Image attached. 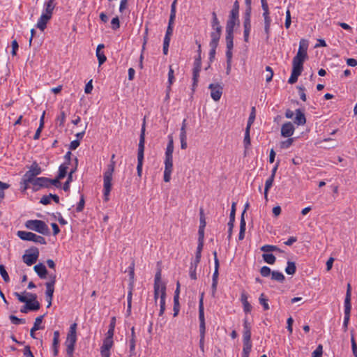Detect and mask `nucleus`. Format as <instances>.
Listing matches in <instances>:
<instances>
[{"mask_svg": "<svg viewBox=\"0 0 357 357\" xmlns=\"http://www.w3.org/2000/svg\"><path fill=\"white\" fill-rule=\"evenodd\" d=\"M308 43L306 40L301 39L299 43V48L296 55L292 61V71L288 82L294 84L297 82L298 76L301 75L303 69V63L307 58V50Z\"/></svg>", "mask_w": 357, "mask_h": 357, "instance_id": "1", "label": "nucleus"}, {"mask_svg": "<svg viewBox=\"0 0 357 357\" xmlns=\"http://www.w3.org/2000/svg\"><path fill=\"white\" fill-rule=\"evenodd\" d=\"M115 169V161H110V164L107 165V170L103 175V193L106 201L108 200V196L112 189V174Z\"/></svg>", "mask_w": 357, "mask_h": 357, "instance_id": "2", "label": "nucleus"}, {"mask_svg": "<svg viewBox=\"0 0 357 357\" xmlns=\"http://www.w3.org/2000/svg\"><path fill=\"white\" fill-rule=\"evenodd\" d=\"M144 143H145V124L144 123L142 126V130H141L139 142L138 144V152H137V174L139 177L142 176V173Z\"/></svg>", "mask_w": 357, "mask_h": 357, "instance_id": "3", "label": "nucleus"}, {"mask_svg": "<svg viewBox=\"0 0 357 357\" xmlns=\"http://www.w3.org/2000/svg\"><path fill=\"white\" fill-rule=\"evenodd\" d=\"M77 324L74 323L70 327L66 340V352L67 354L72 356L75 349V344L77 341Z\"/></svg>", "mask_w": 357, "mask_h": 357, "instance_id": "4", "label": "nucleus"}, {"mask_svg": "<svg viewBox=\"0 0 357 357\" xmlns=\"http://www.w3.org/2000/svg\"><path fill=\"white\" fill-rule=\"evenodd\" d=\"M25 227L30 229L42 234L48 235L50 230L45 222L39 220H29L25 222Z\"/></svg>", "mask_w": 357, "mask_h": 357, "instance_id": "5", "label": "nucleus"}, {"mask_svg": "<svg viewBox=\"0 0 357 357\" xmlns=\"http://www.w3.org/2000/svg\"><path fill=\"white\" fill-rule=\"evenodd\" d=\"M17 234L19 238L24 241H33L42 245L46 243L45 239L43 236L30 231H19Z\"/></svg>", "mask_w": 357, "mask_h": 357, "instance_id": "6", "label": "nucleus"}, {"mask_svg": "<svg viewBox=\"0 0 357 357\" xmlns=\"http://www.w3.org/2000/svg\"><path fill=\"white\" fill-rule=\"evenodd\" d=\"M239 3L238 1L234 3L233 8L231 10L229 20L227 22L226 29L234 30V26L238 18Z\"/></svg>", "mask_w": 357, "mask_h": 357, "instance_id": "7", "label": "nucleus"}, {"mask_svg": "<svg viewBox=\"0 0 357 357\" xmlns=\"http://www.w3.org/2000/svg\"><path fill=\"white\" fill-rule=\"evenodd\" d=\"M41 173V168L38 166L36 162H33L29 171H27L23 177L25 178V181H33L36 178V176L39 175Z\"/></svg>", "mask_w": 357, "mask_h": 357, "instance_id": "8", "label": "nucleus"}, {"mask_svg": "<svg viewBox=\"0 0 357 357\" xmlns=\"http://www.w3.org/2000/svg\"><path fill=\"white\" fill-rule=\"evenodd\" d=\"M39 256V252L37 248L26 252L22 257L23 261L28 266H31L36 262Z\"/></svg>", "mask_w": 357, "mask_h": 357, "instance_id": "9", "label": "nucleus"}, {"mask_svg": "<svg viewBox=\"0 0 357 357\" xmlns=\"http://www.w3.org/2000/svg\"><path fill=\"white\" fill-rule=\"evenodd\" d=\"M211 90V96L215 101H218L222 94V87L220 84H211L208 86Z\"/></svg>", "mask_w": 357, "mask_h": 357, "instance_id": "10", "label": "nucleus"}, {"mask_svg": "<svg viewBox=\"0 0 357 357\" xmlns=\"http://www.w3.org/2000/svg\"><path fill=\"white\" fill-rule=\"evenodd\" d=\"M174 141L172 136H169V142L165 151V159L164 162L173 163Z\"/></svg>", "mask_w": 357, "mask_h": 357, "instance_id": "11", "label": "nucleus"}, {"mask_svg": "<svg viewBox=\"0 0 357 357\" xmlns=\"http://www.w3.org/2000/svg\"><path fill=\"white\" fill-rule=\"evenodd\" d=\"M166 298V286L165 285H154V299L156 302L158 299Z\"/></svg>", "mask_w": 357, "mask_h": 357, "instance_id": "12", "label": "nucleus"}, {"mask_svg": "<svg viewBox=\"0 0 357 357\" xmlns=\"http://www.w3.org/2000/svg\"><path fill=\"white\" fill-rule=\"evenodd\" d=\"M27 295L29 296V299L26 303L28 305L29 310L33 311L39 310L40 303L36 301V295L30 293H28Z\"/></svg>", "mask_w": 357, "mask_h": 357, "instance_id": "13", "label": "nucleus"}, {"mask_svg": "<svg viewBox=\"0 0 357 357\" xmlns=\"http://www.w3.org/2000/svg\"><path fill=\"white\" fill-rule=\"evenodd\" d=\"M50 278H51V281L46 282V296L47 298H53V294L54 291V284L56 282V275H50Z\"/></svg>", "mask_w": 357, "mask_h": 357, "instance_id": "14", "label": "nucleus"}, {"mask_svg": "<svg viewBox=\"0 0 357 357\" xmlns=\"http://www.w3.org/2000/svg\"><path fill=\"white\" fill-rule=\"evenodd\" d=\"M294 132V127L291 122L285 123L281 128V135L284 137H291Z\"/></svg>", "mask_w": 357, "mask_h": 357, "instance_id": "15", "label": "nucleus"}, {"mask_svg": "<svg viewBox=\"0 0 357 357\" xmlns=\"http://www.w3.org/2000/svg\"><path fill=\"white\" fill-rule=\"evenodd\" d=\"M51 18V16L42 13L41 16L38 20L36 27L38 28L40 31H43L46 28L47 22L50 20Z\"/></svg>", "mask_w": 357, "mask_h": 357, "instance_id": "16", "label": "nucleus"}, {"mask_svg": "<svg viewBox=\"0 0 357 357\" xmlns=\"http://www.w3.org/2000/svg\"><path fill=\"white\" fill-rule=\"evenodd\" d=\"M235 211H236V203H233L231 206V210L230 213V220L228 223L229 229H228V238H230L232 234V229L234 227V222L235 220Z\"/></svg>", "mask_w": 357, "mask_h": 357, "instance_id": "17", "label": "nucleus"}, {"mask_svg": "<svg viewBox=\"0 0 357 357\" xmlns=\"http://www.w3.org/2000/svg\"><path fill=\"white\" fill-rule=\"evenodd\" d=\"M165 163V169H164V181L168 183L171 180V175L173 169V163L172 162H164Z\"/></svg>", "mask_w": 357, "mask_h": 357, "instance_id": "18", "label": "nucleus"}, {"mask_svg": "<svg viewBox=\"0 0 357 357\" xmlns=\"http://www.w3.org/2000/svg\"><path fill=\"white\" fill-rule=\"evenodd\" d=\"M49 178L45 177L36 178L31 183L34 187H36V190H38L40 187H49Z\"/></svg>", "mask_w": 357, "mask_h": 357, "instance_id": "19", "label": "nucleus"}, {"mask_svg": "<svg viewBox=\"0 0 357 357\" xmlns=\"http://www.w3.org/2000/svg\"><path fill=\"white\" fill-rule=\"evenodd\" d=\"M221 31L213 30L211 33V40L210 42V47L218 46L220 38Z\"/></svg>", "mask_w": 357, "mask_h": 357, "instance_id": "20", "label": "nucleus"}, {"mask_svg": "<svg viewBox=\"0 0 357 357\" xmlns=\"http://www.w3.org/2000/svg\"><path fill=\"white\" fill-rule=\"evenodd\" d=\"M54 7L55 5L54 3V0H49L48 1L45 3L44 10L43 13L48 15L52 17Z\"/></svg>", "mask_w": 357, "mask_h": 357, "instance_id": "21", "label": "nucleus"}, {"mask_svg": "<svg viewBox=\"0 0 357 357\" xmlns=\"http://www.w3.org/2000/svg\"><path fill=\"white\" fill-rule=\"evenodd\" d=\"M305 122L306 119L304 114L300 109H296L294 123L298 126H303L305 123Z\"/></svg>", "mask_w": 357, "mask_h": 357, "instance_id": "22", "label": "nucleus"}, {"mask_svg": "<svg viewBox=\"0 0 357 357\" xmlns=\"http://www.w3.org/2000/svg\"><path fill=\"white\" fill-rule=\"evenodd\" d=\"M34 270L40 278H45L47 275V269L44 264H38L34 266Z\"/></svg>", "mask_w": 357, "mask_h": 357, "instance_id": "23", "label": "nucleus"}, {"mask_svg": "<svg viewBox=\"0 0 357 357\" xmlns=\"http://www.w3.org/2000/svg\"><path fill=\"white\" fill-rule=\"evenodd\" d=\"M201 70V59L200 57L197 58L195 61V67L193 69V79L194 84L197 81V78L199 76V73Z\"/></svg>", "mask_w": 357, "mask_h": 357, "instance_id": "24", "label": "nucleus"}, {"mask_svg": "<svg viewBox=\"0 0 357 357\" xmlns=\"http://www.w3.org/2000/svg\"><path fill=\"white\" fill-rule=\"evenodd\" d=\"M233 32H234V30L226 29V33H227L226 43H227V50H232L233 46H234V43H233V38H234Z\"/></svg>", "mask_w": 357, "mask_h": 357, "instance_id": "25", "label": "nucleus"}, {"mask_svg": "<svg viewBox=\"0 0 357 357\" xmlns=\"http://www.w3.org/2000/svg\"><path fill=\"white\" fill-rule=\"evenodd\" d=\"M244 26V40L245 42L248 41L249 34L251 29L250 20L249 18H246L243 23Z\"/></svg>", "mask_w": 357, "mask_h": 357, "instance_id": "26", "label": "nucleus"}, {"mask_svg": "<svg viewBox=\"0 0 357 357\" xmlns=\"http://www.w3.org/2000/svg\"><path fill=\"white\" fill-rule=\"evenodd\" d=\"M218 275H219L218 270H217V268H215V271H214V273L213 275V282H212V285H211L213 296H215V293H216Z\"/></svg>", "mask_w": 357, "mask_h": 357, "instance_id": "27", "label": "nucleus"}, {"mask_svg": "<svg viewBox=\"0 0 357 357\" xmlns=\"http://www.w3.org/2000/svg\"><path fill=\"white\" fill-rule=\"evenodd\" d=\"M245 226L246 222L245 218H243V213H242L240 223V231L238 234V239L241 241L243 240L245 237Z\"/></svg>", "mask_w": 357, "mask_h": 357, "instance_id": "28", "label": "nucleus"}, {"mask_svg": "<svg viewBox=\"0 0 357 357\" xmlns=\"http://www.w3.org/2000/svg\"><path fill=\"white\" fill-rule=\"evenodd\" d=\"M113 336L107 335V337L103 341V344L101 347V349L110 350V349L113 346Z\"/></svg>", "mask_w": 357, "mask_h": 357, "instance_id": "29", "label": "nucleus"}, {"mask_svg": "<svg viewBox=\"0 0 357 357\" xmlns=\"http://www.w3.org/2000/svg\"><path fill=\"white\" fill-rule=\"evenodd\" d=\"M68 169V164L66 162H64L63 164L61 165L59 169V174H58V178L62 179L63 178L66 174L67 170Z\"/></svg>", "mask_w": 357, "mask_h": 357, "instance_id": "30", "label": "nucleus"}, {"mask_svg": "<svg viewBox=\"0 0 357 357\" xmlns=\"http://www.w3.org/2000/svg\"><path fill=\"white\" fill-rule=\"evenodd\" d=\"M274 178L275 177H273V176H270L266 181L265 188H264V197L266 200L268 199V192L269 189L271 188V186L273 185Z\"/></svg>", "mask_w": 357, "mask_h": 357, "instance_id": "31", "label": "nucleus"}, {"mask_svg": "<svg viewBox=\"0 0 357 357\" xmlns=\"http://www.w3.org/2000/svg\"><path fill=\"white\" fill-rule=\"evenodd\" d=\"M135 348V328L132 327L131 328V339L130 340V351L131 354H134V351Z\"/></svg>", "mask_w": 357, "mask_h": 357, "instance_id": "32", "label": "nucleus"}, {"mask_svg": "<svg viewBox=\"0 0 357 357\" xmlns=\"http://www.w3.org/2000/svg\"><path fill=\"white\" fill-rule=\"evenodd\" d=\"M351 295L346 294L344 299V312H351Z\"/></svg>", "mask_w": 357, "mask_h": 357, "instance_id": "33", "label": "nucleus"}, {"mask_svg": "<svg viewBox=\"0 0 357 357\" xmlns=\"http://www.w3.org/2000/svg\"><path fill=\"white\" fill-rule=\"evenodd\" d=\"M264 18V31L266 34V38H268L269 33H270V29H271V19L270 16L265 17Z\"/></svg>", "mask_w": 357, "mask_h": 357, "instance_id": "34", "label": "nucleus"}, {"mask_svg": "<svg viewBox=\"0 0 357 357\" xmlns=\"http://www.w3.org/2000/svg\"><path fill=\"white\" fill-rule=\"evenodd\" d=\"M296 268L294 262L288 261L287 266L285 268V272L288 275H294L296 272Z\"/></svg>", "mask_w": 357, "mask_h": 357, "instance_id": "35", "label": "nucleus"}, {"mask_svg": "<svg viewBox=\"0 0 357 357\" xmlns=\"http://www.w3.org/2000/svg\"><path fill=\"white\" fill-rule=\"evenodd\" d=\"M271 278L273 280L282 282L284 280V275L281 272L273 271L271 273Z\"/></svg>", "mask_w": 357, "mask_h": 357, "instance_id": "36", "label": "nucleus"}, {"mask_svg": "<svg viewBox=\"0 0 357 357\" xmlns=\"http://www.w3.org/2000/svg\"><path fill=\"white\" fill-rule=\"evenodd\" d=\"M250 128H249V127L245 128V137L243 139V144L245 149H248V146L250 145Z\"/></svg>", "mask_w": 357, "mask_h": 357, "instance_id": "37", "label": "nucleus"}, {"mask_svg": "<svg viewBox=\"0 0 357 357\" xmlns=\"http://www.w3.org/2000/svg\"><path fill=\"white\" fill-rule=\"evenodd\" d=\"M212 27H213V30H218V31L222 30V27L220 25L219 21L217 18L215 13H213Z\"/></svg>", "mask_w": 357, "mask_h": 357, "instance_id": "38", "label": "nucleus"}, {"mask_svg": "<svg viewBox=\"0 0 357 357\" xmlns=\"http://www.w3.org/2000/svg\"><path fill=\"white\" fill-rule=\"evenodd\" d=\"M262 257L264 260L269 264H273L276 259L275 257L272 254H264Z\"/></svg>", "mask_w": 357, "mask_h": 357, "instance_id": "39", "label": "nucleus"}, {"mask_svg": "<svg viewBox=\"0 0 357 357\" xmlns=\"http://www.w3.org/2000/svg\"><path fill=\"white\" fill-rule=\"evenodd\" d=\"M259 301L261 305H263L264 309L265 310H268L269 309V305L268 303V299L265 298L264 294H261L259 296Z\"/></svg>", "mask_w": 357, "mask_h": 357, "instance_id": "40", "label": "nucleus"}, {"mask_svg": "<svg viewBox=\"0 0 357 357\" xmlns=\"http://www.w3.org/2000/svg\"><path fill=\"white\" fill-rule=\"evenodd\" d=\"M0 275H1L3 280L8 282L10 280L9 275L7 273V271L5 269V267L3 265L0 264Z\"/></svg>", "mask_w": 357, "mask_h": 357, "instance_id": "41", "label": "nucleus"}, {"mask_svg": "<svg viewBox=\"0 0 357 357\" xmlns=\"http://www.w3.org/2000/svg\"><path fill=\"white\" fill-rule=\"evenodd\" d=\"M261 250L265 252H272V251H280V249L271 245H265L261 248Z\"/></svg>", "mask_w": 357, "mask_h": 357, "instance_id": "42", "label": "nucleus"}, {"mask_svg": "<svg viewBox=\"0 0 357 357\" xmlns=\"http://www.w3.org/2000/svg\"><path fill=\"white\" fill-rule=\"evenodd\" d=\"M43 317H44V315H42V316L38 317L36 319L33 326V328H34V329L40 330V329L43 328V326H41V324L43 322Z\"/></svg>", "mask_w": 357, "mask_h": 357, "instance_id": "43", "label": "nucleus"}, {"mask_svg": "<svg viewBox=\"0 0 357 357\" xmlns=\"http://www.w3.org/2000/svg\"><path fill=\"white\" fill-rule=\"evenodd\" d=\"M115 324H116V318L115 317H112V320H111V322H110V324H109V330H108V331L107 333V335H109V336H113L114 335Z\"/></svg>", "mask_w": 357, "mask_h": 357, "instance_id": "44", "label": "nucleus"}, {"mask_svg": "<svg viewBox=\"0 0 357 357\" xmlns=\"http://www.w3.org/2000/svg\"><path fill=\"white\" fill-rule=\"evenodd\" d=\"M96 56L98 60L99 66H101L106 60L107 58L103 52L96 51Z\"/></svg>", "mask_w": 357, "mask_h": 357, "instance_id": "45", "label": "nucleus"}, {"mask_svg": "<svg viewBox=\"0 0 357 357\" xmlns=\"http://www.w3.org/2000/svg\"><path fill=\"white\" fill-rule=\"evenodd\" d=\"M255 119V108L252 107V111L250 114V116H249V119H248V124H247L246 128L249 127V128H250L251 125L253 123Z\"/></svg>", "mask_w": 357, "mask_h": 357, "instance_id": "46", "label": "nucleus"}, {"mask_svg": "<svg viewBox=\"0 0 357 357\" xmlns=\"http://www.w3.org/2000/svg\"><path fill=\"white\" fill-rule=\"evenodd\" d=\"M323 353V347L321 344L318 345L317 349L313 351L312 357H321Z\"/></svg>", "mask_w": 357, "mask_h": 357, "instance_id": "47", "label": "nucleus"}, {"mask_svg": "<svg viewBox=\"0 0 357 357\" xmlns=\"http://www.w3.org/2000/svg\"><path fill=\"white\" fill-rule=\"evenodd\" d=\"M266 71L267 72V74L266 75V80L267 82H269L272 80L273 76V71L270 66L266 67Z\"/></svg>", "mask_w": 357, "mask_h": 357, "instance_id": "48", "label": "nucleus"}, {"mask_svg": "<svg viewBox=\"0 0 357 357\" xmlns=\"http://www.w3.org/2000/svg\"><path fill=\"white\" fill-rule=\"evenodd\" d=\"M8 184L0 181V201L4 197L3 190L8 189Z\"/></svg>", "mask_w": 357, "mask_h": 357, "instance_id": "49", "label": "nucleus"}, {"mask_svg": "<svg viewBox=\"0 0 357 357\" xmlns=\"http://www.w3.org/2000/svg\"><path fill=\"white\" fill-rule=\"evenodd\" d=\"M271 273V268L268 266H263L260 270V273L263 277H268Z\"/></svg>", "mask_w": 357, "mask_h": 357, "instance_id": "50", "label": "nucleus"}, {"mask_svg": "<svg viewBox=\"0 0 357 357\" xmlns=\"http://www.w3.org/2000/svg\"><path fill=\"white\" fill-rule=\"evenodd\" d=\"M251 349H252L251 342H243V353H244L245 354H250Z\"/></svg>", "mask_w": 357, "mask_h": 357, "instance_id": "51", "label": "nucleus"}, {"mask_svg": "<svg viewBox=\"0 0 357 357\" xmlns=\"http://www.w3.org/2000/svg\"><path fill=\"white\" fill-rule=\"evenodd\" d=\"M165 285V284L161 280V273L160 271L156 273L155 275L154 285Z\"/></svg>", "mask_w": 357, "mask_h": 357, "instance_id": "52", "label": "nucleus"}, {"mask_svg": "<svg viewBox=\"0 0 357 357\" xmlns=\"http://www.w3.org/2000/svg\"><path fill=\"white\" fill-rule=\"evenodd\" d=\"M52 194H50L48 195H45V196H43L41 199H40V203L44 204V205H47V204H50L51 202V200H52Z\"/></svg>", "mask_w": 357, "mask_h": 357, "instance_id": "53", "label": "nucleus"}, {"mask_svg": "<svg viewBox=\"0 0 357 357\" xmlns=\"http://www.w3.org/2000/svg\"><path fill=\"white\" fill-rule=\"evenodd\" d=\"M10 319L12 321V323L14 324H24L25 323V320L24 319H19V318H17V317H15L14 315H10Z\"/></svg>", "mask_w": 357, "mask_h": 357, "instance_id": "54", "label": "nucleus"}, {"mask_svg": "<svg viewBox=\"0 0 357 357\" xmlns=\"http://www.w3.org/2000/svg\"><path fill=\"white\" fill-rule=\"evenodd\" d=\"M293 143V139L289 138L287 139L286 141L282 142L280 143V147L281 149H287L289 148Z\"/></svg>", "mask_w": 357, "mask_h": 357, "instance_id": "55", "label": "nucleus"}, {"mask_svg": "<svg viewBox=\"0 0 357 357\" xmlns=\"http://www.w3.org/2000/svg\"><path fill=\"white\" fill-rule=\"evenodd\" d=\"M349 319H350V312H344L343 328L345 331L347 329Z\"/></svg>", "mask_w": 357, "mask_h": 357, "instance_id": "56", "label": "nucleus"}, {"mask_svg": "<svg viewBox=\"0 0 357 357\" xmlns=\"http://www.w3.org/2000/svg\"><path fill=\"white\" fill-rule=\"evenodd\" d=\"M186 119H184L182 122V126L181 128V132L179 137H187L186 134Z\"/></svg>", "mask_w": 357, "mask_h": 357, "instance_id": "57", "label": "nucleus"}, {"mask_svg": "<svg viewBox=\"0 0 357 357\" xmlns=\"http://www.w3.org/2000/svg\"><path fill=\"white\" fill-rule=\"evenodd\" d=\"M160 308L159 316H162L165 311V298L160 299Z\"/></svg>", "mask_w": 357, "mask_h": 357, "instance_id": "58", "label": "nucleus"}, {"mask_svg": "<svg viewBox=\"0 0 357 357\" xmlns=\"http://www.w3.org/2000/svg\"><path fill=\"white\" fill-rule=\"evenodd\" d=\"M190 277L192 280H197L196 268L194 264H191L190 267Z\"/></svg>", "mask_w": 357, "mask_h": 357, "instance_id": "59", "label": "nucleus"}, {"mask_svg": "<svg viewBox=\"0 0 357 357\" xmlns=\"http://www.w3.org/2000/svg\"><path fill=\"white\" fill-rule=\"evenodd\" d=\"M291 13H290V11L289 10H287V12H286V20H285V24H284V26L286 27V29H289L290 25H291Z\"/></svg>", "mask_w": 357, "mask_h": 357, "instance_id": "60", "label": "nucleus"}, {"mask_svg": "<svg viewBox=\"0 0 357 357\" xmlns=\"http://www.w3.org/2000/svg\"><path fill=\"white\" fill-rule=\"evenodd\" d=\"M251 331L250 330L243 331V342H251Z\"/></svg>", "mask_w": 357, "mask_h": 357, "instance_id": "61", "label": "nucleus"}, {"mask_svg": "<svg viewBox=\"0 0 357 357\" xmlns=\"http://www.w3.org/2000/svg\"><path fill=\"white\" fill-rule=\"evenodd\" d=\"M170 39L167 38H164V43H163V53L164 54H167L168 53V48L169 45Z\"/></svg>", "mask_w": 357, "mask_h": 357, "instance_id": "62", "label": "nucleus"}, {"mask_svg": "<svg viewBox=\"0 0 357 357\" xmlns=\"http://www.w3.org/2000/svg\"><path fill=\"white\" fill-rule=\"evenodd\" d=\"M293 323H294L293 318L291 317H289L287 320V328L290 334H291L293 332V328H292Z\"/></svg>", "mask_w": 357, "mask_h": 357, "instance_id": "63", "label": "nucleus"}, {"mask_svg": "<svg viewBox=\"0 0 357 357\" xmlns=\"http://www.w3.org/2000/svg\"><path fill=\"white\" fill-rule=\"evenodd\" d=\"M111 24H112L113 29L115 30V29H119V26H120V23H119V17H114L112 20Z\"/></svg>", "mask_w": 357, "mask_h": 357, "instance_id": "64", "label": "nucleus"}]
</instances>
